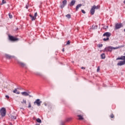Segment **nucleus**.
Returning <instances> with one entry per match:
<instances>
[{
    "mask_svg": "<svg viewBox=\"0 0 125 125\" xmlns=\"http://www.w3.org/2000/svg\"><path fill=\"white\" fill-rule=\"evenodd\" d=\"M118 48H120V46L118 47H112V46H108L104 48V51H106L108 52L109 51V52H112V50H113V49H118Z\"/></svg>",
    "mask_w": 125,
    "mask_h": 125,
    "instance_id": "1",
    "label": "nucleus"
},
{
    "mask_svg": "<svg viewBox=\"0 0 125 125\" xmlns=\"http://www.w3.org/2000/svg\"><path fill=\"white\" fill-rule=\"evenodd\" d=\"M0 113L2 117H5V115H6V109H5V108L2 107L0 110Z\"/></svg>",
    "mask_w": 125,
    "mask_h": 125,
    "instance_id": "2",
    "label": "nucleus"
},
{
    "mask_svg": "<svg viewBox=\"0 0 125 125\" xmlns=\"http://www.w3.org/2000/svg\"><path fill=\"white\" fill-rule=\"evenodd\" d=\"M122 27H124V25L122 23H117L115 24V30H119V29H121Z\"/></svg>",
    "mask_w": 125,
    "mask_h": 125,
    "instance_id": "3",
    "label": "nucleus"
},
{
    "mask_svg": "<svg viewBox=\"0 0 125 125\" xmlns=\"http://www.w3.org/2000/svg\"><path fill=\"white\" fill-rule=\"evenodd\" d=\"M42 103V102L41 100H40V99H38L34 102V105H37V106H41V104Z\"/></svg>",
    "mask_w": 125,
    "mask_h": 125,
    "instance_id": "4",
    "label": "nucleus"
},
{
    "mask_svg": "<svg viewBox=\"0 0 125 125\" xmlns=\"http://www.w3.org/2000/svg\"><path fill=\"white\" fill-rule=\"evenodd\" d=\"M37 15H38V13L37 12L35 13L34 16H33V15L31 14L29 15L30 17L31 18L32 21H34L36 20V17H37Z\"/></svg>",
    "mask_w": 125,
    "mask_h": 125,
    "instance_id": "5",
    "label": "nucleus"
},
{
    "mask_svg": "<svg viewBox=\"0 0 125 125\" xmlns=\"http://www.w3.org/2000/svg\"><path fill=\"white\" fill-rule=\"evenodd\" d=\"M9 39L10 41H11L12 42H16L18 41V39L11 36H9Z\"/></svg>",
    "mask_w": 125,
    "mask_h": 125,
    "instance_id": "6",
    "label": "nucleus"
},
{
    "mask_svg": "<svg viewBox=\"0 0 125 125\" xmlns=\"http://www.w3.org/2000/svg\"><path fill=\"white\" fill-rule=\"evenodd\" d=\"M5 57L6 59H12V58H15L14 56H11L9 54H5Z\"/></svg>",
    "mask_w": 125,
    "mask_h": 125,
    "instance_id": "7",
    "label": "nucleus"
},
{
    "mask_svg": "<svg viewBox=\"0 0 125 125\" xmlns=\"http://www.w3.org/2000/svg\"><path fill=\"white\" fill-rule=\"evenodd\" d=\"M31 93L30 92H21V94L23 95V96H29V94Z\"/></svg>",
    "mask_w": 125,
    "mask_h": 125,
    "instance_id": "8",
    "label": "nucleus"
},
{
    "mask_svg": "<svg viewBox=\"0 0 125 125\" xmlns=\"http://www.w3.org/2000/svg\"><path fill=\"white\" fill-rule=\"evenodd\" d=\"M66 4H67V0H64L62 1V4L61 5V7L62 8H63V7H65V5H66Z\"/></svg>",
    "mask_w": 125,
    "mask_h": 125,
    "instance_id": "9",
    "label": "nucleus"
},
{
    "mask_svg": "<svg viewBox=\"0 0 125 125\" xmlns=\"http://www.w3.org/2000/svg\"><path fill=\"white\" fill-rule=\"evenodd\" d=\"M125 60L123 61H120L119 62L117 63L118 66H123V65H125Z\"/></svg>",
    "mask_w": 125,
    "mask_h": 125,
    "instance_id": "10",
    "label": "nucleus"
},
{
    "mask_svg": "<svg viewBox=\"0 0 125 125\" xmlns=\"http://www.w3.org/2000/svg\"><path fill=\"white\" fill-rule=\"evenodd\" d=\"M104 37H107V38H109L111 36V33L110 32H105L103 35Z\"/></svg>",
    "mask_w": 125,
    "mask_h": 125,
    "instance_id": "11",
    "label": "nucleus"
},
{
    "mask_svg": "<svg viewBox=\"0 0 125 125\" xmlns=\"http://www.w3.org/2000/svg\"><path fill=\"white\" fill-rule=\"evenodd\" d=\"M94 12H95V9L94 8L93 6H92L90 10V13L91 15H93L94 14Z\"/></svg>",
    "mask_w": 125,
    "mask_h": 125,
    "instance_id": "12",
    "label": "nucleus"
},
{
    "mask_svg": "<svg viewBox=\"0 0 125 125\" xmlns=\"http://www.w3.org/2000/svg\"><path fill=\"white\" fill-rule=\"evenodd\" d=\"M75 3H76V0H72L70 3V6H73L75 5Z\"/></svg>",
    "mask_w": 125,
    "mask_h": 125,
    "instance_id": "13",
    "label": "nucleus"
},
{
    "mask_svg": "<svg viewBox=\"0 0 125 125\" xmlns=\"http://www.w3.org/2000/svg\"><path fill=\"white\" fill-rule=\"evenodd\" d=\"M18 63L19 64H20L21 67H25V66H26V64H25L21 62H19Z\"/></svg>",
    "mask_w": 125,
    "mask_h": 125,
    "instance_id": "14",
    "label": "nucleus"
},
{
    "mask_svg": "<svg viewBox=\"0 0 125 125\" xmlns=\"http://www.w3.org/2000/svg\"><path fill=\"white\" fill-rule=\"evenodd\" d=\"M82 5H83L82 4H79L76 6V9L77 11H78L79 10V8L80 7H81V6H82Z\"/></svg>",
    "mask_w": 125,
    "mask_h": 125,
    "instance_id": "15",
    "label": "nucleus"
},
{
    "mask_svg": "<svg viewBox=\"0 0 125 125\" xmlns=\"http://www.w3.org/2000/svg\"><path fill=\"white\" fill-rule=\"evenodd\" d=\"M13 92L14 93H16V94H20V92H18L17 88H15V90L13 91Z\"/></svg>",
    "mask_w": 125,
    "mask_h": 125,
    "instance_id": "16",
    "label": "nucleus"
},
{
    "mask_svg": "<svg viewBox=\"0 0 125 125\" xmlns=\"http://www.w3.org/2000/svg\"><path fill=\"white\" fill-rule=\"evenodd\" d=\"M98 27V26H97V25H92V29H93V30H95V29H97V28Z\"/></svg>",
    "mask_w": 125,
    "mask_h": 125,
    "instance_id": "17",
    "label": "nucleus"
},
{
    "mask_svg": "<svg viewBox=\"0 0 125 125\" xmlns=\"http://www.w3.org/2000/svg\"><path fill=\"white\" fill-rule=\"evenodd\" d=\"M11 119L12 120H16V116H13V115H11Z\"/></svg>",
    "mask_w": 125,
    "mask_h": 125,
    "instance_id": "18",
    "label": "nucleus"
},
{
    "mask_svg": "<svg viewBox=\"0 0 125 125\" xmlns=\"http://www.w3.org/2000/svg\"><path fill=\"white\" fill-rule=\"evenodd\" d=\"M37 123H39L40 124H42V120H41L40 118H38L36 120Z\"/></svg>",
    "mask_w": 125,
    "mask_h": 125,
    "instance_id": "19",
    "label": "nucleus"
},
{
    "mask_svg": "<svg viewBox=\"0 0 125 125\" xmlns=\"http://www.w3.org/2000/svg\"><path fill=\"white\" fill-rule=\"evenodd\" d=\"M101 57H102V59H105V54L104 53H103L101 55Z\"/></svg>",
    "mask_w": 125,
    "mask_h": 125,
    "instance_id": "20",
    "label": "nucleus"
},
{
    "mask_svg": "<svg viewBox=\"0 0 125 125\" xmlns=\"http://www.w3.org/2000/svg\"><path fill=\"white\" fill-rule=\"evenodd\" d=\"M78 117H79V120H83V117L81 115H78Z\"/></svg>",
    "mask_w": 125,
    "mask_h": 125,
    "instance_id": "21",
    "label": "nucleus"
},
{
    "mask_svg": "<svg viewBox=\"0 0 125 125\" xmlns=\"http://www.w3.org/2000/svg\"><path fill=\"white\" fill-rule=\"evenodd\" d=\"M21 104H23V103H24V104H27V101H26V100H24L23 99V101L21 102Z\"/></svg>",
    "mask_w": 125,
    "mask_h": 125,
    "instance_id": "22",
    "label": "nucleus"
},
{
    "mask_svg": "<svg viewBox=\"0 0 125 125\" xmlns=\"http://www.w3.org/2000/svg\"><path fill=\"white\" fill-rule=\"evenodd\" d=\"M65 17H66L68 19H70V18H71V15L70 14H67L65 16Z\"/></svg>",
    "mask_w": 125,
    "mask_h": 125,
    "instance_id": "23",
    "label": "nucleus"
},
{
    "mask_svg": "<svg viewBox=\"0 0 125 125\" xmlns=\"http://www.w3.org/2000/svg\"><path fill=\"white\" fill-rule=\"evenodd\" d=\"M93 7H94V8L95 9H98L99 8V6H96V5H94L93 6Z\"/></svg>",
    "mask_w": 125,
    "mask_h": 125,
    "instance_id": "24",
    "label": "nucleus"
},
{
    "mask_svg": "<svg viewBox=\"0 0 125 125\" xmlns=\"http://www.w3.org/2000/svg\"><path fill=\"white\" fill-rule=\"evenodd\" d=\"M103 41H104V42H106L107 41H109V37H107L106 38H104L103 39Z\"/></svg>",
    "mask_w": 125,
    "mask_h": 125,
    "instance_id": "25",
    "label": "nucleus"
},
{
    "mask_svg": "<svg viewBox=\"0 0 125 125\" xmlns=\"http://www.w3.org/2000/svg\"><path fill=\"white\" fill-rule=\"evenodd\" d=\"M70 121H72V118H68L66 119V122H70Z\"/></svg>",
    "mask_w": 125,
    "mask_h": 125,
    "instance_id": "26",
    "label": "nucleus"
},
{
    "mask_svg": "<svg viewBox=\"0 0 125 125\" xmlns=\"http://www.w3.org/2000/svg\"><path fill=\"white\" fill-rule=\"evenodd\" d=\"M4 3H6V1L4 0H2V3L1 4H4Z\"/></svg>",
    "mask_w": 125,
    "mask_h": 125,
    "instance_id": "27",
    "label": "nucleus"
},
{
    "mask_svg": "<svg viewBox=\"0 0 125 125\" xmlns=\"http://www.w3.org/2000/svg\"><path fill=\"white\" fill-rule=\"evenodd\" d=\"M8 15H9V18L11 19L12 18V15H11V14L10 13H9Z\"/></svg>",
    "mask_w": 125,
    "mask_h": 125,
    "instance_id": "28",
    "label": "nucleus"
},
{
    "mask_svg": "<svg viewBox=\"0 0 125 125\" xmlns=\"http://www.w3.org/2000/svg\"><path fill=\"white\" fill-rule=\"evenodd\" d=\"M122 60H125V56H121Z\"/></svg>",
    "mask_w": 125,
    "mask_h": 125,
    "instance_id": "29",
    "label": "nucleus"
},
{
    "mask_svg": "<svg viewBox=\"0 0 125 125\" xmlns=\"http://www.w3.org/2000/svg\"><path fill=\"white\" fill-rule=\"evenodd\" d=\"M28 104H29L28 108H31V107H32V105L31 104V102H29Z\"/></svg>",
    "mask_w": 125,
    "mask_h": 125,
    "instance_id": "30",
    "label": "nucleus"
},
{
    "mask_svg": "<svg viewBox=\"0 0 125 125\" xmlns=\"http://www.w3.org/2000/svg\"><path fill=\"white\" fill-rule=\"evenodd\" d=\"M28 6H29V3H27V4L26 5L25 8H26V9H28Z\"/></svg>",
    "mask_w": 125,
    "mask_h": 125,
    "instance_id": "31",
    "label": "nucleus"
},
{
    "mask_svg": "<svg viewBox=\"0 0 125 125\" xmlns=\"http://www.w3.org/2000/svg\"><path fill=\"white\" fill-rule=\"evenodd\" d=\"M103 46V44H100L98 45V47H102Z\"/></svg>",
    "mask_w": 125,
    "mask_h": 125,
    "instance_id": "32",
    "label": "nucleus"
},
{
    "mask_svg": "<svg viewBox=\"0 0 125 125\" xmlns=\"http://www.w3.org/2000/svg\"><path fill=\"white\" fill-rule=\"evenodd\" d=\"M100 70V67L98 66L97 69V72H99Z\"/></svg>",
    "mask_w": 125,
    "mask_h": 125,
    "instance_id": "33",
    "label": "nucleus"
},
{
    "mask_svg": "<svg viewBox=\"0 0 125 125\" xmlns=\"http://www.w3.org/2000/svg\"><path fill=\"white\" fill-rule=\"evenodd\" d=\"M70 42H70V41H68L67 42V43H66V45H68L70 44Z\"/></svg>",
    "mask_w": 125,
    "mask_h": 125,
    "instance_id": "34",
    "label": "nucleus"
},
{
    "mask_svg": "<svg viewBox=\"0 0 125 125\" xmlns=\"http://www.w3.org/2000/svg\"><path fill=\"white\" fill-rule=\"evenodd\" d=\"M116 60H122V57H121L120 58H117L116 59Z\"/></svg>",
    "mask_w": 125,
    "mask_h": 125,
    "instance_id": "35",
    "label": "nucleus"
},
{
    "mask_svg": "<svg viewBox=\"0 0 125 125\" xmlns=\"http://www.w3.org/2000/svg\"><path fill=\"white\" fill-rule=\"evenodd\" d=\"M110 117L113 119V118H114V114L112 113L110 115Z\"/></svg>",
    "mask_w": 125,
    "mask_h": 125,
    "instance_id": "36",
    "label": "nucleus"
},
{
    "mask_svg": "<svg viewBox=\"0 0 125 125\" xmlns=\"http://www.w3.org/2000/svg\"><path fill=\"white\" fill-rule=\"evenodd\" d=\"M82 13H83V14H85V11L83 10H82Z\"/></svg>",
    "mask_w": 125,
    "mask_h": 125,
    "instance_id": "37",
    "label": "nucleus"
},
{
    "mask_svg": "<svg viewBox=\"0 0 125 125\" xmlns=\"http://www.w3.org/2000/svg\"><path fill=\"white\" fill-rule=\"evenodd\" d=\"M44 104L45 106H47L48 104H49L46 103H44Z\"/></svg>",
    "mask_w": 125,
    "mask_h": 125,
    "instance_id": "38",
    "label": "nucleus"
},
{
    "mask_svg": "<svg viewBox=\"0 0 125 125\" xmlns=\"http://www.w3.org/2000/svg\"><path fill=\"white\" fill-rule=\"evenodd\" d=\"M108 26H104V28L105 29V30H106V29H108Z\"/></svg>",
    "mask_w": 125,
    "mask_h": 125,
    "instance_id": "39",
    "label": "nucleus"
},
{
    "mask_svg": "<svg viewBox=\"0 0 125 125\" xmlns=\"http://www.w3.org/2000/svg\"><path fill=\"white\" fill-rule=\"evenodd\" d=\"M6 98H7L8 99V98H9V96L8 95H6L5 96Z\"/></svg>",
    "mask_w": 125,
    "mask_h": 125,
    "instance_id": "40",
    "label": "nucleus"
},
{
    "mask_svg": "<svg viewBox=\"0 0 125 125\" xmlns=\"http://www.w3.org/2000/svg\"><path fill=\"white\" fill-rule=\"evenodd\" d=\"M64 125V123L63 122H62L61 125Z\"/></svg>",
    "mask_w": 125,
    "mask_h": 125,
    "instance_id": "41",
    "label": "nucleus"
},
{
    "mask_svg": "<svg viewBox=\"0 0 125 125\" xmlns=\"http://www.w3.org/2000/svg\"><path fill=\"white\" fill-rule=\"evenodd\" d=\"M28 96H29V97H33V96H32V95H30V94H29Z\"/></svg>",
    "mask_w": 125,
    "mask_h": 125,
    "instance_id": "42",
    "label": "nucleus"
},
{
    "mask_svg": "<svg viewBox=\"0 0 125 125\" xmlns=\"http://www.w3.org/2000/svg\"><path fill=\"white\" fill-rule=\"evenodd\" d=\"M81 69H85V68H84V67H81Z\"/></svg>",
    "mask_w": 125,
    "mask_h": 125,
    "instance_id": "43",
    "label": "nucleus"
},
{
    "mask_svg": "<svg viewBox=\"0 0 125 125\" xmlns=\"http://www.w3.org/2000/svg\"><path fill=\"white\" fill-rule=\"evenodd\" d=\"M20 109H22V110H24V108H20Z\"/></svg>",
    "mask_w": 125,
    "mask_h": 125,
    "instance_id": "44",
    "label": "nucleus"
},
{
    "mask_svg": "<svg viewBox=\"0 0 125 125\" xmlns=\"http://www.w3.org/2000/svg\"><path fill=\"white\" fill-rule=\"evenodd\" d=\"M62 51L64 52V48L62 49Z\"/></svg>",
    "mask_w": 125,
    "mask_h": 125,
    "instance_id": "45",
    "label": "nucleus"
},
{
    "mask_svg": "<svg viewBox=\"0 0 125 125\" xmlns=\"http://www.w3.org/2000/svg\"><path fill=\"white\" fill-rule=\"evenodd\" d=\"M18 89H21L20 88H18Z\"/></svg>",
    "mask_w": 125,
    "mask_h": 125,
    "instance_id": "46",
    "label": "nucleus"
},
{
    "mask_svg": "<svg viewBox=\"0 0 125 125\" xmlns=\"http://www.w3.org/2000/svg\"><path fill=\"white\" fill-rule=\"evenodd\" d=\"M36 125H40V124H36Z\"/></svg>",
    "mask_w": 125,
    "mask_h": 125,
    "instance_id": "47",
    "label": "nucleus"
},
{
    "mask_svg": "<svg viewBox=\"0 0 125 125\" xmlns=\"http://www.w3.org/2000/svg\"><path fill=\"white\" fill-rule=\"evenodd\" d=\"M21 89H22V88H20Z\"/></svg>",
    "mask_w": 125,
    "mask_h": 125,
    "instance_id": "48",
    "label": "nucleus"
}]
</instances>
